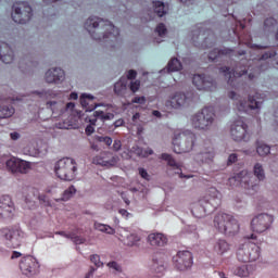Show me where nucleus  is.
Returning <instances> with one entry per match:
<instances>
[{
    "instance_id": "obj_1",
    "label": "nucleus",
    "mask_w": 278,
    "mask_h": 278,
    "mask_svg": "<svg viewBox=\"0 0 278 278\" xmlns=\"http://www.w3.org/2000/svg\"><path fill=\"white\" fill-rule=\"evenodd\" d=\"M84 28L93 40L100 42L109 51H114L121 47V37H118L121 33L112 22L98 16H90L85 21Z\"/></svg>"
},
{
    "instance_id": "obj_2",
    "label": "nucleus",
    "mask_w": 278,
    "mask_h": 278,
    "mask_svg": "<svg viewBox=\"0 0 278 278\" xmlns=\"http://www.w3.org/2000/svg\"><path fill=\"white\" fill-rule=\"evenodd\" d=\"M229 99L235 101V105L239 112H251L254 110L260 112L262 110V105H264V98L260 93H255L248 97V101L243 100L240 94H237L236 91L228 92Z\"/></svg>"
},
{
    "instance_id": "obj_3",
    "label": "nucleus",
    "mask_w": 278,
    "mask_h": 278,
    "mask_svg": "<svg viewBox=\"0 0 278 278\" xmlns=\"http://www.w3.org/2000/svg\"><path fill=\"white\" fill-rule=\"evenodd\" d=\"M215 121L216 113H214V108L206 106L191 117V125L193 129L199 131H210Z\"/></svg>"
},
{
    "instance_id": "obj_4",
    "label": "nucleus",
    "mask_w": 278,
    "mask_h": 278,
    "mask_svg": "<svg viewBox=\"0 0 278 278\" xmlns=\"http://www.w3.org/2000/svg\"><path fill=\"white\" fill-rule=\"evenodd\" d=\"M54 173L63 181H73L77 177V162L71 157H63L54 164Z\"/></svg>"
},
{
    "instance_id": "obj_5",
    "label": "nucleus",
    "mask_w": 278,
    "mask_h": 278,
    "mask_svg": "<svg viewBox=\"0 0 278 278\" xmlns=\"http://www.w3.org/2000/svg\"><path fill=\"white\" fill-rule=\"evenodd\" d=\"M222 199L223 195L218 189L215 187L208 188L206 193L199 200V205L203 211V214L195 216H198V218H203L204 214H207V212H214V210L220 205Z\"/></svg>"
},
{
    "instance_id": "obj_6",
    "label": "nucleus",
    "mask_w": 278,
    "mask_h": 278,
    "mask_svg": "<svg viewBox=\"0 0 278 278\" xmlns=\"http://www.w3.org/2000/svg\"><path fill=\"white\" fill-rule=\"evenodd\" d=\"M262 250L257 247V244L245 241L240 243L237 248V257L239 262H257Z\"/></svg>"
},
{
    "instance_id": "obj_7",
    "label": "nucleus",
    "mask_w": 278,
    "mask_h": 278,
    "mask_svg": "<svg viewBox=\"0 0 278 278\" xmlns=\"http://www.w3.org/2000/svg\"><path fill=\"white\" fill-rule=\"evenodd\" d=\"M197 135L190 130H184L175 134L174 147H178V153H188L194 149Z\"/></svg>"
},
{
    "instance_id": "obj_8",
    "label": "nucleus",
    "mask_w": 278,
    "mask_h": 278,
    "mask_svg": "<svg viewBox=\"0 0 278 278\" xmlns=\"http://www.w3.org/2000/svg\"><path fill=\"white\" fill-rule=\"evenodd\" d=\"M275 217L268 213H261L255 215L251 220V229L254 233H265L273 227Z\"/></svg>"
},
{
    "instance_id": "obj_9",
    "label": "nucleus",
    "mask_w": 278,
    "mask_h": 278,
    "mask_svg": "<svg viewBox=\"0 0 278 278\" xmlns=\"http://www.w3.org/2000/svg\"><path fill=\"white\" fill-rule=\"evenodd\" d=\"M31 7L27 2H17L12 7V20L14 23L25 25L31 21Z\"/></svg>"
},
{
    "instance_id": "obj_10",
    "label": "nucleus",
    "mask_w": 278,
    "mask_h": 278,
    "mask_svg": "<svg viewBox=\"0 0 278 278\" xmlns=\"http://www.w3.org/2000/svg\"><path fill=\"white\" fill-rule=\"evenodd\" d=\"M197 99H199V96L192 91L187 93L176 92L166 102V106L173 108L174 110H179V108H186V105H190V103H192V101H197Z\"/></svg>"
},
{
    "instance_id": "obj_11",
    "label": "nucleus",
    "mask_w": 278,
    "mask_h": 278,
    "mask_svg": "<svg viewBox=\"0 0 278 278\" xmlns=\"http://www.w3.org/2000/svg\"><path fill=\"white\" fill-rule=\"evenodd\" d=\"M249 126L242 121H236L230 126V137L235 142H249Z\"/></svg>"
},
{
    "instance_id": "obj_12",
    "label": "nucleus",
    "mask_w": 278,
    "mask_h": 278,
    "mask_svg": "<svg viewBox=\"0 0 278 278\" xmlns=\"http://www.w3.org/2000/svg\"><path fill=\"white\" fill-rule=\"evenodd\" d=\"M2 237L7 240V244H9L11 249H18V247L23 244L25 232H23L20 227H14L11 229H4Z\"/></svg>"
},
{
    "instance_id": "obj_13",
    "label": "nucleus",
    "mask_w": 278,
    "mask_h": 278,
    "mask_svg": "<svg viewBox=\"0 0 278 278\" xmlns=\"http://www.w3.org/2000/svg\"><path fill=\"white\" fill-rule=\"evenodd\" d=\"M43 81L50 86H58L66 81V72L61 67H50L45 72Z\"/></svg>"
},
{
    "instance_id": "obj_14",
    "label": "nucleus",
    "mask_w": 278,
    "mask_h": 278,
    "mask_svg": "<svg viewBox=\"0 0 278 278\" xmlns=\"http://www.w3.org/2000/svg\"><path fill=\"white\" fill-rule=\"evenodd\" d=\"M173 260L176 270H180V273H186L192 268L193 261L190 251H179Z\"/></svg>"
},
{
    "instance_id": "obj_15",
    "label": "nucleus",
    "mask_w": 278,
    "mask_h": 278,
    "mask_svg": "<svg viewBox=\"0 0 278 278\" xmlns=\"http://www.w3.org/2000/svg\"><path fill=\"white\" fill-rule=\"evenodd\" d=\"M192 84L193 86H195L197 90H204L208 92H213V90H216V88H218V85L216 84V80H214V78L201 74H197L193 76Z\"/></svg>"
},
{
    "instance_id": "obj_16",
    "label": "nucleus",
    "mask_w": 278,
    "mask_h": 278,
    "mask_svg": "<svg viewBox=\"0 0 278 278\" xmlns=\"http://www.w3.org/2000/svg\"><path fill=\"white\" fill-rule=\"evenodd\" d=\"M39 268L40 265L38 264V261L33 256H26L20 262V270L22 271V275H25L26 277H34V275H38Z\"/></svg>"
},
{
    "instance_id": "obj_17",
    "label": "nucleus",
    "mask_w": 278,
    "mask_h": 278,
    "mask_svg": "<svg viewBox=\"0 0 278 278\" xmlns=\"http://www.w3.org/2000/svg\"><path fill=\"white\" fill-rule=\"evenodd\" d=\"M121 159L118 155H114L111 152H101L99 155H96L92 159V164L96 166H104L105 168H112V166H116Z\"/></svg>"
},
{
    "instance_id": "obj_18",
    "label": "nucleus",
    "mask_w": 278,
    "mask_h": 278,
    "mask_svg": "<svg viewBox=\"0 0 278 278\" xmlns=\"http://www.w3.org/2000/svg\"><path fill=\"white\" fill-rule=\"evenodd\" d=\"M7 167L11 173H21L22 175H26L28 170H31V163L21 159L11 157L7 161Z\"/></svg>"
},
{
    "instance_id": "obj_19",
    "label": "nucleus",
    "mask_w": 278,
    "mask_h": 278,
    "mask_svg": "<svg viewBox=\"0 0 278 278\" xmlns=\"http://www.w3.org/2000/svg\"><path fill=\"white\" fill-rule=\"evenodd\" d=\"M255 178L251 177L247 170H242L236 176L229 178V182L233 184V181H240L241 186L247 188L248 190H257L260 186L257 182L254 181Z\"/></svg>"
},
{
    "instance_id": "obj_20",
    "label": "nucleus",
    "mask_w": 278,
    "mask_h": 278,
    "mask_svg": "<svg viewBox=\"0 0 278 278\" xmlns=\"http://www.w3.org/2000/svg\"><path fill=\"white\" fill-rule=\"evenodd\" d=\"M16 61V52L14 48L7 42H0V62L1 64H14Z\"/></svg>"
},
{
    "instance_id": "obj_21",
    "label": "nucleus",
    "mask_w": 278,
    "mask_h": 278,
    "mask_svg": "<svg viewBox=\"0 0 278 278\" xmlns=\"http://www.w3.org/2000/svg\"><path fill=\"white\" fill-rule=\"evenodd\" d=\"M14 202L10 195H3L0 198V216L1 218H12L14 216Z\"/></svg>"
},
{
    "instance_id": "obj_22",
    "label": "nucleus",
    "mask_w": 278,
    "mask_h": 278,
    "mask_svg": "<svg viewBox=\"0 0 278 278\" xmlns=\"http://www.w3.org/2000/svg\"><path fill=\"white\" fill-rule=\"evenodd\" d=\"M161 160H164V162L167 163V166H170L173 170H176V175H179L180 179H190L191 176L182 175L181 173V164L177 163L173 155L168 153L161 154Z\"/></svg>"
},
{
    "instance_id": "obj_23",
    "label": "nucleus",
    "mask_w": 278,
    "mask_h": 278,
    "mask_svg": "<svg viewBox=\"0 0 278 278\" xmlns=\"http://www.w3.org/2000/svg\"><path fill=\"white\" fill-rule=\"evenodd\" d=\"M194 160L199 164H212V162H214V148L208 147L205 150L200 151L195 154Z\"/></svg>"
},
{
    "instance_id": "obj_24",
    "label": "nucleus",
    "mask_w": 278,
    "mask_h": 278,
    "mask_svg": "<svg viewBox=\"0 0 278 278\" xmlns=\"http://www.w3.org/2000/svg\"><path fill=\"white\" fill-rule=\"evenodd\" d=\"M240 232V224H238V220L233 218V216L230 217V220L226 224L225 229H222L220 233H224V236H227V238H233V236H238Z\"/></svg>"
},
{
    "instance_id": "obj_25",
    "label": "nucleus",
    "mask_w": 278,
    "mask_h": 278,
    "mask_svg": "<svg viewBox=\"0 0 278 278\" xmlns=\"http://www.w3.org/2000/svg\"><path fill=\"white\" fill-rule=\"evenodd\" d=\"M229 251H231V244L225 239H217L213 244V253L219 257H223V255L229 253Z\"/></svg>"
},
{
    "instance_id": "obj_26",
    "label": "nucleus",
    "mask_w": 278,
    "mask_h": 278,
    "mask_svg": "<svg viewBox=\"0 0 278 278\" xmlns=\"http://www.w3.org/2000/svg\"><path fill=\"white\" fill-rule=\"evenodd\" d=\"M149 244L151 247H154L155 249H157V247H164L166 244V242H168V239L166 238V236H164V233H160V232H153L150 233L147 238Z\"/></svg>"
},
{
    "instance_id": "obj_27",
    "label": "nucleus",
    "mask_w": 278,
    "mask_h": 278,
    "mask_svg": "<svg viewBox=\"0 0 278 278\" xmlns=\"http://www.w3.org/2000/svg\"><path fill=\"white\" fill-rule=\"evenodd\" d=\"M229 220H231V215L227 213H219L214 217V227H216L218 231H222V229L227 227Z\"/></svg>"
},
{
    "instance_id": "obj_28",
    "label": "nucleus",
    "mask_w": 278,
    "mask_h": 278,
    "mask_svg": "<svg viewBox=\"0 0 278 278\" xmlns=\"http://www.w3.org/2000/svg\"><path fill=\"white\" fill-rule=\"evenodd\" d=\"M55 129H77V124L75 123V116L70 115L62 122L54 124Z\"/></svg>"
},
{
    "instance_id": "obj_29",
    "label": "nucleus",
    "mask_w": 278,
    "mask_h": 278,
    "mask_svg": "<svg viewBox=\"0 0 278 278\" xmlns=\"http://www.w3.org/2000/svg\"><path fill=\"white\" fill-rule=\"evenodd\" d=\"M182 65H181V61H179V59L177 58H172L168 63L167 66L163 70L160 71L161 74L163 73H177L178 71H181Z\"/></svg>"
},
{
    "instance_id": "obj_30",
    "label": "nucleus",
    "mask_w": 278,
    "mask_h": 278,
    "mask_svg": "<svg viewBox=\"0 0 278 278\" xmlns=\"http://www.w3.org/2000/svg\"><path fill=\"white\" fill-rule=\"evenodd\" d=\"M255 149L260 157H267V155H270V146L266 144L263 141L256 140Z\"/></svg>"
},
{
    "instance_id": "obj_31",
    "label": "nucleus",
    "mask_w": 278,
    "mask_h": 278,
    "mask_svg": "<svg viewBox=\"0 0 278 278\" xmlns=\"http://www.w3.org/2000/svg\"><path fill=\"white\" fill-rule=\"evenodd\" d=\"M253 175L256 177L257 181H264L266 179V170L262 163H255L253 166Z\"/></svg>"
},
{
    "instance_id": "obj_32",
    "label": "nucleus",
    "mask_w": 278,
    "mask_h": 278,
    "mask_svg": "<svg viewBox=\"0 0 278 278\" xmlns=\"http://www.w3.org/2000/svg\"><path fill=\"white\" fill-rule=\"evenodd\" d=\"M127 78H121L114 86L115 94L123 97L127 92Z\"/></svg>"
},
{
    "instance_id": "obj_33",
    "label": "nucleus",
    "mask_w": 278,
    "mask_h": 278,
    "mask_svg": "<svg viewBox=\"0 0 278 278\" xmlns=\"http://www.w3.org/2000/svg\"><path fill=\"white\" fill-rule=\"evenodd\" d=\"M153 8L155 14H157V16L160 17L165 16V14H168V5L164 4V2L162 1H154Z\"/></svg>"
},
{
    "instance_id": "obj_34",
    "label": "nucleus",
    "mask_w": 278,
    "mask_h": 278,
    "mask_svg": "<svg viewBox=\"0 0 278 278\" xmlns=\"http://www.w3.org/2000/svg\"><path fill=\"white\" fill-rule=\"evenodd\" d=\"M16 111L14 110V106L12 105H5V104H1L0 105V118H12V116H14V113Z\"/></svg>"
},
{
    "instance_id": "obj_35",
    "label": "nucleus",
    "mask_w": 278,
    "mask_h": 278,
    "mask_svg": "<svg viewBox=\"0 0 278 278\" xmlns=\"http://www.w3.org/2000/svg\"><path fill=\"white\" fill-rule=\"evenodd\" d=\"M93 227L94 229H97V231H101L102 233H108L109 236H114V233H116V230L112 228L110 225L96 222L93 224Z\"/></svg>"
},
{
    "instance_id": "obj_36",
    "label": "nucleus",
    "mask_w": 278,
    "mask_h": 278,
    "mask_svg": "<svg viewBox=\"0 0 278 278\" xmlns=\"http://www.w3.org/2000/svg\"><path fill=\"white\" fill-rule=\"evenodd\" d=\"M77 194V189L75 186H70L62 194L61 199H56L55 201H71L73 197Z\"/></svg>"
},
{
    "instance_id": "obj_37",
    "label": "nucleus",
    "mask_w": 278,
    "mask_h": 278,
    "mask_svg": "<svg viewBox=\"0 0 278 278\" xmlns=\"http://www.w3.org/2000/svg\"><path fill=\"white\" fill-rule=\"evenodd\" d=\"M233 275L237 277H249L251 275V271L249 270V266L247 265H241L237 266L232 269Z\"/></svg>"
},
{
    "instance_id": "obj_38",
    "label": "nucleus",
    "mask_w": 278,
    "mask_h": 278,
    "mask_svg": "<svg viewBox=\"0 0 278 278\" xmlns=\"http://www.w3.org/2000/svg\"><path fill=\"white\" fill-rule=\"evenodd\" d=\"M126 247H138V242H140V236L136 233H130L125 239Z\"/></svg>"
},
{
    "instance_id": "obj_39",
    "label": "nucleus",
    "mask_w": 278,
    "mask_h": 278,
    "mask_svg": "<svg viewBox=\"0 0 278 278\" xmlns=\"http://www.w3.org/2000/svg\"><path fill=\"white\" fill-rule=\"evenodd\" d=\"M94 118H99L102 122L114 121V113H105L103 111H96L93 113Z\"/></svg>"
},
{
    "instance_id": "obj_40",
    "label": "nucleus",
    "mask_w": 278,
    "mask_h": 278,
    "mask_svg": "<svg viewBox=\"0 0 278 278\" xmlns=\"http://www.w3.org/2000/svg\"><path fill=\"white\" fill-rule=\"evenodd\" d=\"M24 153L30 155V157H37V155H40V150L36 144L30 143L24 149Z\"/></svg>"
},
{
    "instance_id": "obj_41",
    "label": "nucleus",
    "mask_w": 278,
    "mask_h": 278,
    "mask_svg": "<svg viewBox=\"0 0 278 278\" xmlns=\"http://www.w3.org/2000/svg\"><path fill=\"white\" fill-rule=\"evenodd\" d=\"M151 269L154 273H162L164 270V261L159 258H153Z\"/></svg>"
},
{
    "instance_id": "obj_42",
    "label": "nucleus",
    "mask_w": 278,
    "mask_h": 278,
    "mask_svg": "<svg viewBox=\"0 0 278 278\" xmlns=\"http://www.w3.org/2000/svg\"><path fill=\"white\" fill-rule=\"evenodd\" d=\"M31 94L34 97H38V99H49V94H51V92H49L48 90L42 89L40 91L35 90V91L31 92Z\"/></svg>"
},
{
    "instance_id": "obj_43",
    "label": "nucleus",
    "mask_w": 278,
    "mask_h": 278,
    "mask_svg": "<svg viewBox=\"0 0 278 278\" xmlns=\"http://www.w3.org/2000/svg\"><path fill=\"white\" fill-rule=\"evenodd\" d=\"M90 262L94 264L96 268L103 267V262H101V256H99V254H92L90 256Z\"/></svg>"
},
{
    "instance_id": "obj_44",
    "label": "nucleus",
    "mask_w": 278,
    "mask_h": 278,
    "mask_svg": "<svg viewBox=\"0 0 278 278\" xmlns=\"http://www.w3.org/2000/svg\"><path fill=\"white\" fill-rule=\"evenodd\" d=\"M167 31L168 30L166 29V25H164L163 23L159 24L155 28V33L157 34V36H160V38H164Z\"/></svg>"
},
{
    "instance_id": "obj_45",
    "label": "nucleus",
    "mask_w": 278,
    "mask_h": 278,
    "mask_svg": "<svg viewBox=\"0 0 278 278\" xmlns=\"http://www.w3.org/2000/svg\"><path fill=\"white\" fill-rule=\"evenodd\" d=\"M108 267L113 271V273H123V267L121 266V264H118L117 262H109L108 263Z\"/></svg>"
},
{
    "instance_id": "obj_46",
    "label": "nucleus",
    "mask_w": 278,
    "mask_h": 278,
    "mask_svg": "<svg viewBox=\"0 0 278 278\" xmlns=\"http://www.w3.org/2000/svg\"><path fill=\"white\" fill-rule=\"evenodd\" d=\"M219 73H223L226 79H228V84H233V80L231 79V71H229V67H220Z\"/></svg>"
},
{
    "instance_id": "obj_47",
    "label": "nucleus",
    "mask_w": 278,
    "mask_h": 278,
    "mask_svg": "<svg viewBox=\"0 0 278 278\" xmlns=\"http://www.w3.org/2000/svg\"><path fill=\"white\" fill-rule=\"evenodd\" d=\"M131 153H135V155H137V157H147V153L144 152V149L135 146L131 148Z\"/></svg>"
},
{
    "instance_id": "obj_48",
    "label": "nucleus",
    "mask_w": 278,
    "mask_h": 278,
    "mask_svg": "<svg viewBox=\"0 0 278 278\" xmlns=\"http://www.w3.org/2000/svg\"><path fill=\"white\" fill-rule=\"evenodd\" d=\"M86 99H89V101H92V99H94V96L88 94V93H83L80 97V103H81L83 108H88V105H89V102Z\"/></svg>"
},
{
    "instance_id": "obj_49",
    "label": "nucleus",
    "mask_w": 278,
    "mask_h": 278,
    "mask_svg": "<svg viewBox=\"0 0 278 278\" xmlns=\"http://www.w3.org/2000/svg\"><path fill=\"white\" fill-rule=\"evenodd\" d=\"M71 240H72V242H74V244H85V242H86V238L76 236L73 232H72Z\"/></svg>"
},
{
    "instance_id": "obj_50",
    "label": "nucleus",
    "mask_w": 278,
    "mask_h": 278,
    "mask_svg": "<svg viewBox=\"0 0 278 278\" xmlns=\"http://www.w3.org/2000/svg\"><path fill=\"white\" fill-rule=\"evenodd\" d=\"M277 25V20L274 17L266 18L264 22L265 29H270V27H275Z\"/></svg>"
},
{
    "instance_id": "obj_51",
    "label": "nucleus",
    "mask_w": 278,
    "mask_h": 278,
    "mask_svg": "<svg viewBox=\"0 0 278 278\" xmlns=\"http://www.w3.org/2000/svg\"><path fill=\"white\" fill-rule=\"evenodd\" d=\"M220 53L222 54H227V53H229V51H227V50H213L211 53H210V55H208V58H210V60H216L217 58H218V55H220Z\"/></svg>"
},
{
    "instance_id": "obj_52",
    "label": "nucleus",
    "mask_w": 278,
    "mask_h": 278,
    "mask_svg": "<svg viewBox=\"0 0 278 278\" xmlns=\"http://www.w3.org/2000/svg\"><path fill=\"white\" fill-rule=\"evenodd\" d=\"M129 88L131 92H138L140 90V80L131 81Z\"/></svg>"
},
{
    "instance_id": "obj_53",
    "label": "nucleus",
    "mask_w": 278,
    "mask_h": 278,
    "mask_svg": "<svg viewBox=\"0 0 278 278\" xmlns=\"http://www.w3.org/2000/svg\"><path fill=\"white\" fill-rule=\"evenodd\" d=\"M238 162V154L232 153L228 156L227 165L231 166V164H236Z\"/></svg>"
},
{
    "instance_id": "obj_54",
    "label": "nucleus",
    "mask_w": 278,
    "mask_h": 278,
    "mask_svg": "<svg viewBox=\"0 0 278 278\" xmlns=\"http://www.w3.org/2000/svg\"><path fill=\"white\" fill-rule=\"evenodd\" d=\"M123 149V142H121V139H115L113 143V151L118 152Z\"/></svg>"
},
{
    "instance_id": "obj_55",
    "label": "nucleus",
    "mask_w": 278,
    "mask_h": 278,
    "mask_svg": "<svg viewBox=\"0 0 278 278\" xmlns=\"http://www.w3.org/2000/svg\"><path fill=\"white\" fill-rule=\"evenodd\" d=\"M58 102L55 101H49L47 102L48 110H51L52 112H58Z\"/></svg>"
},
{
    "instance_id": "obj_56",
    "label": "nucleus",
    "mask_w": 278,
    "mask_h": 278,
    "mask_svg": "<svg viewBox=\"0 0 278 278\" xmlns=\"http://www.w3.org/2000/svg\"><path fill=\"white\" fill-rule=\"evenodd\" d=\"M99 142H104L106 147H112V138L111 137H99Z\"/></svg>"
},
{
    "instance_id": "obj_57",
    "label": "nucleus",
    "mask_w": 278,
    "mask_h": 278,
    "mask_svg": "<svg viewBox=\"0 0 278 278\" xmlns=\"http://www.w3.org/2000/svg\"><path fill=\"white\" fill-rule=\"evenodd\" d=\"M276 55H277V52H275V51H268V52H265V53L262 55L261 60H268V59H270V58H275Z\"/></svg>"
},
{
    "instance_id": "obj_58",
    "label": "nucleus",
    "mask_w": 278,
    "mask_h": 278,
    "mask_svg": "<svg viewBox=\"0 0 278 278\" xmlns=\"http://www.w3.org/2000/svg\"><path fill=\"white\" fill-rule=\"evenodd\" d=\"M138 76V73L135 70H130L127 72L126 74V79H136V77Z\"/></svg>"
},
{
    "instance_id": "obj_59",
    "label": "nucleus",
    "mask_w": 278,
    "mask_h": 278,
    "mask_svg": "<svg viewBox=\"0 0 278 278\" xmlns=\"http://www.w3.org/2000/svg\"><path fill=\"white\" fill-rule=\"evenodd\" d=\"M139 175L140 177H142V179H146L147 181H149V173L147 172V169L139 168Z\"/></svg>"
},
{
    "instance_id": "obj_60",
    "label": "nucleus",
    "mask_w": 278,
    "mask_h": 278,
    "mask_svg": "<svg viewBox=\"0 0 278 278\" xmlns=\"http://www.w3.org/2000/svg\"><path fill=\"white\" fill-rule=\"evenodd\" d=\"M94 273H97V268L94 267H89L88 273L86 274L85 278H94Z\"/></svg>"
},
{
    "instance_id": "obj_61",
    "label": "nucleus",
    "mask_w": 278,
    "mask_h": 278,
    "mask_svg": "<svg viewBox=\"0 0 278 278\" xmlns=\"http://www.w3.org/2000/svg\"><path fill=\"white\" fill-rule=\"evenodd\" d=\"M147 99L144 97H136L132 99V103H139L140 105H143L146 103Z\"/></svg>"
},
{
    "instance_id": "obj_62",
    "label": "nucleus",
    "mask_w": 278,
    "mask_h": 278,
    "mask_svg": "<svg viewBox=\"0 0 278 278\" xmlns=\"http://www.w3.org/2000/svg\"><path fill=\"white\" fill-rule=\"evenodd\" d=\"M39 201H41V203H43L45 205H51V201H49V198H47V195H39Z\"/></svg>"
},
{
    "instance_id": "obj_63",
    "label": "nucleus",
    "mask_w": 278,
    "mask_h": 278,
    "mask_svg": "<svg viewBox=\"0 0 278 278\" xmlns=\"http://www.w3.org/2000/svg\"><path fill=\"white\" fill-rule=\"evenodd\" d=\"M48 99H55V97H59L60 91H53V90H48Z\"/></svg>"
},
{
    "instance_id": "obj_64",
    "label": "nucleus",
    "mask_w": 278,
    "mask_h": 278,
    "mask_svg": "<svg viewBox=\"0 0 278 278\" xmlns=\"http://www.w3.org/2000/svg\"><path fill=\"white\" fill-rule=\"evenodd\" d=\"M123 125H125V119L123 118H119L114 122V127H123Z\"/></svg>"
}]
</instances>
